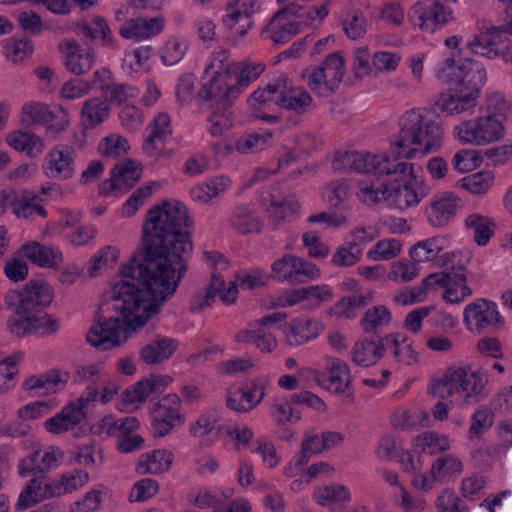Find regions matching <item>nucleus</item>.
I'll list each match as a JSON object with an SVG mask.
<instances>
[{"instance_id": "14", "label": "nucleus", "mask_w": 512, "mask_h": 512, "mask_svg": "<svg viewBox=\"0 0 512 512\" xmlns=\"http://www.w3.org/2000/svg\"><path fill=\"white\" fill-rule=\"evenodd\" d=\"M317 383L334 394H344L352 381L348 364L340 358L326 360L325 369L316 377Z\"/></svg>"}, {"instance_id": "54", "label": "nucleus", "mask_w": 512, "mask_h": 512, "mask_svg": "<svg viewBox=\"0 0 512 512\" xmlns=\"http://www.w3.org/2000/svg\"><path fill=\"white\" fill-rule=\"evenodd\" d=\"M428 220L433 226H443L448 221V192L433 196L427 209Z\"/></svg>"}, {"instance_id": "43", "label": "nucleus", "mask_w": 512, "mask_h": 512, "mask_svg": "<svg viewBox=\"0 0 512 512\" xmlns=\"http://www.w3.org/2000/svg\"><path fill=\"white\" fill-rule=\"evenodd\" d=\"M395 425L404 429L418 430L419 428L432 426V420L425 410L412 408L402 410L396 415Z\"/></svg>"}, {"instance_id": "49", "label": "nucleus", "mask_w": 512, "mask_h": 512, "mask_svg": "<svg viewBox=\"0 0 512 512\" xmlns=\"http://www.w3.org/2000/svg\"><path fill=\"white\" fill-rule=\"evenodd\" d=\"M225 284L224 280L216 275L212 276L211 282L203 291L193 295L190 302L191 311L202 310L210 306L218 294V290Z\"/></svg>"}, {"instance_id": "16", "label": "nucleus", "mask_w": 512, "mask_h": 512, "mask_svg": "<svg viewBox=\"0 0 512 512\" xmlns=\"http://www.w3.org/2000/svg\"><path fill=\"white\" fill-rule=\"evenodd\" d=\"M55 497H60V488L56 479L51 480L41 475L33 476L20 493L16 508L27 509L40 501Z\"/></svg>"}, {"instance_id": "45", "label": "nucleus", "mask_w": 512, "mask_h": 512, "mask_svg": "<svg viewBox=\"0 0 512 512\" xmlns=\"http://www.w3.org/2000/svg\"><path fill=\"white\" fill-rule=\"evenodd\" d=\"M314 499L321 506H333L350 500V492L344 485L331 484L314 492Z\"/></svg>"}, {"instance_id": "24", "label": "nucleus", "mask_w": 512, "mask_h": 512, "mask_svg": "<svg viewBox=\"0 0 512 512\" xmlns=\"http://www.w3.org/2000/svg\"><path fill=\"white\" fill-rule=\"evenodd\" d=\"M95 62V52L93 48H86L83 51L76 41H67L65 43L64 65L66 69L80 76L91 70Z\"/></svg>"}, {"instance_id": "25", "label": "nucleus", "mask_w": 512, "mask_h": 512, "mask_svg": "<svg viewBox=\"0 0 512 512\" xmlns=\"http://www.w3.org/2000/svg\"><path fill=\"white\" fill-rule=\"evenodd\" d=\"M171 382L169 376H150L138 381L123 392V400L129 404L142 403L153 393H161Z\"/></svg>"}, {"instance_id": "26", "label": "nucleus", "mask_w": 512, "mask_h": 512, "mask_svg": "<svg viewBox=\"0 0 512 512\" xmlns=\"http://www.w3.org/2000/svg\"><path fill=\"white\" fill-rule=\"evenodd\" d=\"M21 253L39 267L53 268L63 262L62 252L58 248L38 242L22 245Z\"/></svg>"}, {"instance_id": "8", "label": "nucleus", "mask_w": 512, "mask_h": 512, "mask_svg": "<svg viewBox=\"0 0 512 512\" xmlns=\"http://www.w3.org/2000/svg\"><path fill=\"white\" fill-rule=\"evenodd\" d=\"M405 175H390L389 200H392L399 209L416 205L428 194V188L422 181L414 177V167L407 164Z\"/></svg>"}, {"instance_id": "48", "label": "nucleus", "mask_w": 512, "mask_h": 512, "mask_svg": "<svg viewBox=\"0 0 512 512\" xmlns=\"http://www.w3.org/2000/svg\"><path fill=\"white\" fill-rule=\"evenodd\" d=\"M349 183L344 179L331 181L323 191L325 202L332 208L340 207L350 196Z\"/></svg>"}, {"instance_id": "61", "label": "nucleus", "mask_w": 512, "mask_h": 512, "mask_svg": "<svg viewBox=\"0 0 512 512\" xmlns=\"http://www.w3.org/2000/svg\"><path fill=\"white\" fill-rule=\"evenodd\" d=\"M264 71V66L261 64L247 65L237 63L236 71L232 73L231 80L235 87L238 88V95L241 89L247 87L252 80L258 78V76Z\"/></svg>"}, {"instance_id": "4", "label": "nucleus", "mask_w": 512, "mask_h": 512, "mask_svg": "<svg viewBox=\"0 0 512 512\" xmlns=\"http://www.w3.org/2000/svg\"><path fill=\"white\" fill-rule=\"evenodd\" d=\"M51 301L50 287L36 281H30L22 290L9 291L5 302L8 306L15 307L14 315L8 320L9 331L18 337L39 330L56 331L57 322L44 311Z\"/></svg>"}, {"instance_id": "59", "label": "nucleus", "mask_w": 512, "mask_h": 512, "mask_svg": "<svg viewBox=\"0 0 512 512\" xmlns=\"http://www.w3.org/2000/svg\"><path fill=\"white\" fill-rule=\"evenodd\" d=\"M494 181V174L491 171H481L464 177L461 186L472 194H485Z\"/></svg>"}, {"instance_id": "52", "label": "nucleus", "mask_w": 512, "mask_h": 512, "mask_svg": "<svg viewBox=\"0 0 512 512\" xmlns=\"http://www.w3.org/2000/svg\"><path fill=\"white\" fill-rule=\"evenodd\" d=\"M505 130H457L460 141L475 145H487L500 140Z\"/></svg>"}, {"instance_id": "23", "label": "nucleus", "mask_w": 512, "mask_h": 512, "mask_svg": "<svg viewBox=\"0 0 512 512\" xmlns=\"http://www.w3.org/2000/svg\"><path fill=\"white\" fill-rule=\"evenodd\" d=\"M178 346L176 339L157 335L141 348L139 356L147 365L160 364L170 359Z\"/></svg>"}, {"instance_id": "39", "label": "nucleus", "mask_w": 512, "mask_h": 512, "mask_svg": "<svg viewBox=\"0 0 512 512\" xmlns=\"http://www.w3.org/2000/svg\"><path fill=\"white\" fill-rule=\"evenodd\" d=\"M383 344L385 351L391 350L394 357L406 365H412L418 362V353L412 348V345L407 342L406 337L399 339L394 335H387L383 337Z\"/></svg>"}, {"instance_id": "11", "label": "nucleus", "mask_w": 512, "mask_h": 512, "mask_svg": "<svg viewBox=\"0 0 512 512\" xmlns=\"http://www.w3.org/2000/svg\"><path fill=\"white\" fill-rule=\"evenodd\" d=\"M20 121L25 127L65 128L69 125V117L63 108L51 110L47 104L35 101L23 104Z\"/></svg>"}, {"instance_id": "38", "label": "nucleus", "mask_w": 512, "mask_h": 512, "mask_svg": "<svg viewBox=\"0 0 512 512\" xmlns=\"http://www.w3.org/2000/svg\"><path fill=\"white\" fill-rule=\"evenodd\" d=\"M229 223L240 234L259 232L261 222L247 207H236L229 217Z\"/></svg>"}, {"instance_id": "63", "label": "nucleus", "mask_w": 512, "mask_h": 512, "mask_svg": "<svg viewBox=\"0 0 512 512\" xmlns=\"http://www.w3.org/2000/svg\"><path fill=\"white\" fill-rule=\"evenodd\" d=\"M472 295L467 282V273L450 271V304H459Z\"/></svg>"}, {"instance_id": "50", "label": "nucleus", "mask_w": 512, "mask_h": 512, "mask_svg": "<svg viewBox=\"0 0 512 512\" xmlns=\"http://www.w3.org/2000/svg\"><path fill=\"white\" fill-rule=\"evenodd\" d=\"M237 63L229 60V53L220 49L212 53L211 61L205 68L206 75L231 76L236 71Z\"/></svg>"}, {"instance_id": "41", "label": "nucleus", "mask_w": 512, "mask_h": 512, "mask_svg": "<svg viewBox=\"0 0 512 512\" xmlns=\"http://www.w3.org/2000/svg\"><path fill=\"white\" fill-rule=\"evenodd\" d=\"M465 226L474 231V241L479 246H485L494 234L495 223L491 218L475 213L465 219Z\"/></svg>"}, {"instance_id": "32", "label": "nucleus", "mask_w": 512, "mask_h": 512, "mask_svg": "<svg viewBox=\"0 0 512 512\" xmlns=\"http://www.w3.org/2000/svg\"><path fill=\"white\" fill-rule=\"evenodd\" d=\"M68 380L66 372L52 370L46 375L39 377L33 376L26 379L23 383V389L26 391H34L37 395H44L55 392L59 386H63Z\"/></svg>"}, {"instance_id": "20", "label": "nucleus", "mask_w": 512, "mask_h": 512, "mask_svg": "<svg viewBox=\"0 0 512 512\" xmlns=\"http://www.w3.org/2000/svg\"><path fill=\"white\" fill-rule=\"evenodd\" d=\"M264 395V386L261 383L228 389L226 391V406L238 413L248 412L262 401Z\"/></svg>"}, {"instance_id": "9", "label": "nucleus", "mask_w": 512, "mask_h": 512, "mask_svg": "<svg viewBox=\"0 0 512 512\" xmlns=\"http://www.w3.org/2000/svg\"><path fill=\"white\" fill-rule=\"evenodd\" d=\"M463 320L467 329L477 334L496 329L503 322L497 304L485 298L469 303L463 311Z\"/></svg>"}, {"instance_id": "30", "label": "nucleus", "mask_w": 512, "mask_h": 512, "mask_svg": "<svg viewBox=\"0 0 512 512\" xmlns=\"http://www.w3.org/2000/svg\"><path fill=\"white\" fill-rule=\"evenodd\" d=\"M173 453L166 449H155L139 457L137 471L141 474H162L170 470Z\"/></svg>"}, {"instance_id": "15", "label": "nucleus", "mask_w": 512, "mask_h": 512, "mask_svg": "<svg viewBox=\"0 0 512 512\" xmlns=\"http://www.w3.org/2000/svg\"><path fill=\"white\" fill-rule=\"evenodd\" d=\"M409 19L422 31L433 33L446 24V8L438 0L431 3L417 2L409 12Z\"/></svg>"}, {"instance_id": "34", "label": "nucleus", "mask_w": 512, "mask_h": 512, "mask_svg": "<svg viewBox=\"0 0 512 512\" xmlns=\"http://www.w3.org/2000/svg\"><path fill=\"white\" fill-rule=\"evenodd\" d=\"M272 137L270 130L245 133L235 141V150L244 155L259 153L268 147Z\"/></svg>"}, {"instance_id": "12", "label": "nucleus", "mask_w": 512, "mask_h": 512, "mask_svg": "<svg viewBox=\"0 0 512 512\" xmlns=\"http://www.w3.org/2000/svg\"><path fill=\"white\" fill-rule=\"evenodd\" d=\"M208 77V79L203 78L198 92L199 97L204 101H209L211 106L230 107L238 98V88L234 86L231 77L226 75H208Z\"/></svg>"}, {"instance_id": "7", "label": "nucleus", "mask_w": 512, "mask_h": 512, "mask_svg": "<svg viewBox=\"0 0 512 512\" xmlns=\"http://www.w3.org/2000/svg\"><path fill=\"white\" fill-rule=\"evenodd\" d=\"M488 382V376L482 370H465L457 369L450 372V396L461 394L463 400L454 402L458 406H463L469 403H478L486 395L485 387Z\"/></svg>"}, {"instance_id": "37", "label": "nucleus", "mask_w": 512, "mask_h": 512, "mask_svg": "<svg viewBox=\"0 0 512 512\" xmlns=\"http://www.w3.org/2000/svg\"><path fill=\"white\" fill-rule=\"evenodd\" d=\"M237 342L254 343L262 352H272L277 347L273 334L263 328L249 327L235 335Z\"/></svg>"}, {"instance_id": "29", "label": "nucleus", "mask_w": 512, "mask_h": 512, "mask_svg": "<svg viewBox=\"0 0 512 512\" xmlns=\"http://www.w3.org/2000/svg\"><path fill=\"white\" fill-rule=\"evenodd\" d=\"M384 351L383 338L379 341L363 339L354 344L351 359L358 366L368 367L375 365L382 358Z\"/></svg>"}, {"instance_id": "27", "label": "nucleus", "mask_w": 512, "mask_h": 512, "mask_svg": "<svg viewBox=\"0 0 512 512\" xmlns=\"http://www.w3.org/2000/svg\"><path fill=\"white\" fill-rule=\"evenodd\" d=\"M164 26L162 18L130 19L119 29V34L125 39H146L157 35Z\"/></svg>"}, {"instance_id": "28", "label": "nucleus", "mask_w": 512, "mask_h": 512, "mask_svg": "<svg viewBox=\"0 0 512 512\" xmlns=\"http://www.w3.org/2000/svg\"><path fill=\"white\" fill-rule=\"evenodd\" d=\"M7 144L28 157H36L44 150V141L32 130H13L6 136Z\"/></svg>"}, {"instance_id": "33", "label": "nucleus", "mask_w": 512, "mask_h": 512, "mask_svg": "<svg viewBox=\"0 0 512 512\" xmlns=\"http://www.w3.org/2000/svg\"><path fill=\"white\" fill-rule=\"evenodd\" d=\"M93 24L95 26L94 28L88 24H80L75 28L76 35L80 37L86 48H91L90 44L98 34L101 35L103 45L111 46L113 44V38L106 20L101 16H96L93 18Z\"/></svg>"}, {"instance_id": "58", "label": "nucleus", "mask_w": 512, "mask_h": 512, "mask_svg": "<svg viewBox=\"0 0 512 512\" xmlns=\"http://www.w3.org/2000/svg\"><path fill=\"white\" fill-rule=\"evenodd\" d=\"M296 268L297 256L292 254L283 255L271 265L272 273L276 279L290 283H295Z\"/></svg>"}, {"instance_id": "22", "label": "nucleus", "mask_w": 512, "mask_h": 512, "mask_svg": "<svg viewBox=\"0 0 512 512\" xmlns=\"http://www.w3.org/2000/svg\"><path fill=\"white\" fill-rule=\"evenodd\" d=\"M259 6L257 0H244L238 8L228 4V13L223 17L224 24L234 29L239 36H244L253 26L251 17L257 12Z\"/></svg>"}, {"instance_id": "42", "label": "nucleus", "mask_w": 512, "mask_h": 512, "mask_svg": "<svg viewBox=\"0 0 512 512\" xmlns=\"http://www.w3.org/2000/svg\"><path fill=\"white\" fill-rule=\"evenodd\" d=\"M391 313L384 305H377L369 308L363 315L360 325L365 333H375L391 322Z\"/></svg>"}, {"instance_id": "64", "label": "nucleus", "mask_w": 512, "mask_h": 512, "mask_svg": "<svg viewBox=\"0 0 512 512\" xmlns=\"http://www.w3.org/2000/svg\"><path fill=\"white\" fill-rule=\"evenodd\" d=\"M419 263H407L403 261H396L391 263L390 272L388 277L391 281L396 283H403L412 281L419 275Z\"/></svg>"}, {"instance_id": "19", "label": "nucleus", "mask_w": 512, "mask_h": 512, "mask_svg": "<svg viewBox=\"0 0 512 512\" xmlns=\"http://www.w3.org/2000/svg\"><path fill=\"white\" fill-rule=\"evenodd\" d=\"M510 114V104L499 93L487 96L484 110L476 128H504Z\"/></svg>"}, {"instance_id": "47", "label": "nucleus", "mask_w": 512, "mask_h": 512, "mask_svg": "<svg viewBox=\"0 0 512 512\" xmlns=\"http://www.w3.org/2000/svg\"><path fill=\"white\" fill-rule=\"evenodd\" d=\"M71 459L74 463L86 468H94L103 463V454L95 444H83L71 451Z\"/></svg>"}, {"instance_id": "36", "label": "nucleus", "mask_w": 512, "mask_h": 512, "mask_svg": "<svg viewBox=\"0 0 512 512\" xmlns=\"http://www.w3.org/2000/svg\"><path fill=\"white\" fill-rule=\"evenodd\" d=\"M371 299L370 292L344 296L330 308V315L351 319L355 316V311L368 305Z\"/></svg>"}, {"instance_id": "18", "label": "nucleus", "mask_w": 512, "mask_h": 512, "mask_svg": "<svg viewBox=\"0 0 512 512\" xmlns=\"http://www.w3.org/2000/svg\"><path fill=\"white\" fill-rule=\"evenodd\" d=\"M285 343L290 347H298L316 339L324 330V326L318 320L297 317L282 327Z\"/></svg>"}, {"instance_id": "2", "label": "nucleus", "mask_w": 512, "mask_h": 512, "mask_svg": "<svg viewBox=\"0 0 512 512\" xmlns=\"http://www.w3.org/2000/svg\"><path fill=\"white\" fill-rule=\"evenodd\" d=\"M471 54L512 62L509 42L496 45L479 35L463 43L461 37H450V115L473 108L486 81L485 69L470 57Z\"/></svg>"}, {"instance_id": "46", "label": "nucleus", "mask_w": 512, "mask_h": 512, "mask_svg": "<svg viewBox=\"0 0 512 512\" xmlns=\"http://www.w3.org/2000/svg\"><path fill=\"white\" fill-rule=\"evenodd\" d=\"M414 446L423 453L434 455L448 448V438L435 431H426L414 438Z\"/></svg>"}, {"instance_id": "56", "label": "nucleus", "mask_w": 512, "mask_h": 512, "mask_svg": "<svg viewBox=\"0 0 512 512\" xmlns=\"http://www.w3.org/2000/svg\"><path fill=\"white\" fill-rule=\"evenodd\" d=\"M321 439V434L306 435L304 437L301 443L300 453L294 457L295 467L301 468L308 463L312 455L325 451V448L322 447L323 443Z\"/></svg>"}, {"instance_id": "40", "label": "nucleus", "mask_w": 512, "mask_h": 512, "mask_svg": "<svg viewBox=\"0 0 512 512\" xmlns=\"http://www.w3.org/2000/svg\"><path fill=\"white\" fill-rule=\"evenodd\" d=\"M445 238L433 237L424 241H419L409 250L411 259L416 262L431 261L443 250Z\"/></svg>"}, {"instance_id": "55", "label": "nucleus", "mask_w": 512, "mask_h": 512, "mask_svg": "<svg viewBox=\"0 0 512 512\" xmlns=\"http://www.w3.org/2000/svg\"><path fill=\"white\" fill-rule=\"evenodd\" d=\"M426 112V109H410L399 117L398 125L400 128H440L441 123L426 119Z\"/></svg>"}, {"instance_id": "21", "label": "nucleus", "mask_w": 512, "mask_h": 512, "mask_svg": "<svg viewBox=\"0 0 512 512\" xmlns=\"http://www.w3.org/2000/svg\"><path fill=\"white\" fill-rule=\"evenodd\" d=\"M73 150L68 146L53 148L48 154L45 174L49 178L67 180L74 174Z\"/></svg>"}, {"instance_id": "51", "label": "nucleus", "mask_w": 512, "mask_h": 512, "mask_svg": "<svg viewBox=\"0 0 512 512\" xmlns=\"http://www.w3.org/2000/svg\"><path fill=\"white\" fill-rule=\"evenodd\" d=\"M129 149L128 140L116 133L104 137L98 145V150L103 156L114 159L126 154Z\"/></svg>"}, {"instance_id": "60", "label": "nucleus", "mask_w": 512, "mask_h": 512, "mask_svg": "<svg viewBox=\"0 0 512 512\" xmlns=\"http://www.w3.org/2000/svg\"><path fill=\"white\" fill-rule=\"evenodd\" d=\"M269 279V274L261 268L255 267L248 270H240L236 274V283L242 289L252 290L264 286Z\"/></svg>"}, {"instance_id": "62", "label": "nucleus", "mask_w": 512, "mask_h": 512, "mask_svg": "<svg viewBox=\"0 0 512 512\" xmlns=\"http://www.w3.org/2000/svg\"><path fill=\"white\" fill-rule=\"evenodd\" d=\"M362 255V250L355 243L345 241L333 254L331 263L337 267H348L356 264Z\"/></svg>"}, {"instance_id": "35", "label": "nucleus", "mask_w": 512, "mask_h": 512, "mask_svg": "<svg viewBox=\"0 0 512 512\" xmlns=\"http://www.w3.org/2000/svg\"><path fill=\"white\" fill-rule=\"evenodd\" d=\"M448 456L441 455L435 459L431 465L429 476L426 474H416L412 480V485L422 491L431 490L438 482H442L448 473Z\"/></svg>"}, {"instance_id": "53", "label": "nucleus", "mask_w": 512, "mask_h": 512, "mask_svg": "<svg viewBox=\"0 0 512 512\" xmlns=\"http://www.w3.org/2000/svg\"><path fill=\"white\" fill-rule=\"evenodd\" d=\"M56 480L60 488V496H62L70 494L86 485L89 482V474L82 469H73L63 473Z\"/></svg>"}, {"instance_id": "5", "label": "nucleus", "mask_w": 512, "mask_h": 512, "mask_svg": "<svg viewBox=\"0 0 512 512\" xmlns=\"http://www.w3.org/2000/svg\"><path fill=\"white\" fill-rule=\"evenodd\" d=\"M248 104L256 110L253 115L255 118L275 124L278 121V116L260 112L259 109L277 106L300 116L310 108L312 98L306 90L294 87L285 74H280L255 90L249 97Z\"/></svg>"}, {"instance_id": "57", "label": "nucleus", "mask_w": 512, "mask_h": 512, "mask_svg": "<svg viewBox=\"0 0 512 512\" xmlns=\"http://www.w3.org/2000/svg\"><path fill=\"white\" fill-rule=\"evenodd\" d=\"M401 251V243L397 239H383L378 241L367 253L373 261H386L395 258Z\"/></svg>"}, {"instance_id": "10", "label": "nucleus", "mask_w": 512, "mask_h": 512, "mask_svg": "<svg viewBox=\"0 0 512 512\" xmlns=\"http://www.w3.org/2000/svg\"><path fill=\"white\" fill-rule=\"evenodd\" d=\"M63 457L64 453L59 447L40 448L19 461L18 473L21 477L46 476L58 468Z\"/></svg>"}, {"instance_id": "17", "label": "nucleus", "mask_w": 512, "mask_h": 512, "mask_svg": "<svg viewBox=\"0 0 512 512\" xmlns=\"http://www.w3.org/2000/svg\"><path fill=\"white\" fill-rule=\"evenodd\" d=\"M358 180L357 197L364 204L373 205L382 200H389L390 175L378 171L364 173Z\"/></svg>"}, {"instance_id": "1", "label": "nucleus", "mask_w": 512, "mask_h": 512, "mask_svg": "<svg viewBox=\"0 0 512 512\" xmlns=\"http://www.w3.org/2000/svg\"><path fill=\"white\" fill-rule=\"evenodd\" d=\"M192 224L179 201H164L148 211L143 247L122 266L121 280L105 294L87 342L101 350L120 346L159 313L187 271Z\"/></svg>"}, {"instance_id": "13", "label": "nucleus", "mask_w": 512, "mask_h": 512, "mask_svg": "<svg viewBox=\"0 0 512 512\" xmlns=\"http://www.w3.org/2000/svg\"><path fill=\"white\" fill-rule=\"evenodd\" d=\"M180 405L181 399L177 394H168L154 407L151 413V425L155 436H165L176 423L183 422Z\"/></svg>"}, {"instance_id": "6", "label": "nucleus", "mask_w": 512, "mask_h": 512, "mask_svg": "<svg viewBox=\"0 0 512 512\" xmlns=\"http://www.w3.org/2000/svg\"><path fill=\"white\" fill-rule=\"evenodd\" d=\"M345 73L344 58L337 52L330 53L324 62L306 69L303 77L311 91L320 97H329L338 90Z\"/></svg>"}, {"instance_id": "44", "label": "nucleus", "mask_w": 512, "mask_h": 512, "mask_svg": "<svg viewBox=\"0 0 512 512\" xmlns=\"http://www.w3.org/2000/svg\"><path fill=\"white\" fill-rule=\"evenodd\" d=\"M110 114V106L99 98H90L83 103L82 118L91 126L103 123Z\"/></svg>"}, {"instance_id": "31", "label": "nucleus", "mask_w": 512, "mask_h": 512, "mask_svg": "<svg viewBox=\"0 0 512 512\" xmlns=\"http://www.w3.org/2000/svg\"><path fill=\"white\" fill-rule=\"evenodd\" d=\"M84 421V414L68 403L56 415L44 422L45 429L54 435L73 429Z\"/></svg>"}, {"instance_id": "3", "label": "nucleus", "mask_w": 512, "mask_h": 512, "mask_svg": "<svg viewBox=\"0 0 512 512\" xmlns=\"http://www.w3.org/2000/svg\"><path fill=\"white\" fill-rule=\"evenodd\" d=\"M429 130H400V136L391 144V156L374 155L358 151L339 153L333 160V168L337 171H357L370 173L378 171L387 175H405L407 165L397 160L415 158L417 154H427L432 144Z\"/></svg>"}]
</instances>
